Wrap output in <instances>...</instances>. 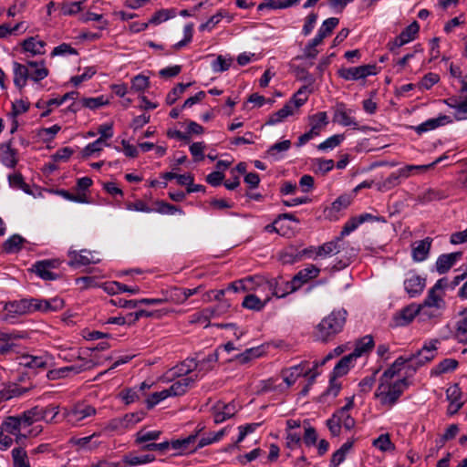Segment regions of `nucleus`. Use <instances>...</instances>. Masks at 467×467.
<instances>
[{"label":"nucleus","mask_w":467,"mask_h":467,"mask_svg":"<svg viewBox=\"0 0 467 467\" xmlns=\"http://www.w3.org/2000/svg\"><path fill=\"white\" fill-rule=\"evenodd\" d=\"M408 387L409 381L405 378L396 379L395 381L379 379L374 395L380 405L389 409L398 402Z\"/></svg>","instance_id":"1"},{"label":"nucleus","mask_w":467,"mask_h":467,"mask_svg":"<svg viewBox=\"0 0 467 467\" xmlns=\"http://www.w3.org/2000/svg\"><path fill=\"white\" fill-rule=\"evenodd\" d=\"M346 318V310L332 311L318 323L316 327L315 337L322 342L331 340L337 334L342 331Z\"/></svg>","instance_id":"2"},{"label":"nucleus","mask_w":467,"mask_h":467,"mask_svg":"<svg viewBox=\"0 0 467 467\" xmlns=\"http://www.w3.org/2000/svg\"><path fill=\"white\" fill-rule=\"evenodd\" d=\"M59 412L57 406L49 405L47 407L35 406L30 410H25L22 414L24 426H30L35 422L45 420L47 422H55V419Z\"/></svg>","instance_id":"3"},{"label":"nucleus","mask_w":467,"mask_h":467,"mask_svg":"<svg viewBox=\"0 0 467 467\" xmlns=\"http://www.w3.org/2000/svg\"><path fill=\"white\" fill-rule=\"evenodd\" d=\"M448 286L446 278L439 279L435 285L429 290L428 295L422 303L425 316H433L429 310L431 308L440 309L444 306L443 290Z\"/></svg>","instance_id":"4"},{"label":"nucleus","mask_w":467,"mask_h":467,"mask_svg":"<svg viewBox=\"0 0 467 467\" xmlns=\"http://www.w3.org/2000/svg\"><path fill=\"white\" fill-rule=\"evenodd\" d=\"M95 414L96 409L91 405L83 402L77 403L71 408L63 409L64 418L73 426L78 425L81 420Z\"/></svg>","instance_id":"5"},{"label":"nucleus","mask_w":467,"mask_h":467,"mask_svg":"<svg viewBox=\"0 0 467 467\" xmlns=\"http://www.w3.org/2000/svg\"><path fill=\"white\" fill-rule=\"evenodd\" d=\"M93 366L94 364L91 360L78 358V363L49 370L47 378L51 380L63 379L67 377L70 373L79 374L84 370L90 369Z\"/></svg>","instance_id":"6"},{"label":"nucleus","mask_w":467,"mask_h":467,"mask_svg":"<svg viewBox=\"0 0 467 467\" xmlns=\"http://www.w3.org/2000/svg\"><path fill=\"white\" fill-rule=\"evenodd\" d=\"M61 263L59 259L37 261L33 265V271L43 280H56L59 277V275L56 273L55 270L59 268Z\"/></svg>","instance_id":"7"},{"label":"nucleus","mask_w":467,"mask_h":467,"mask_svg":"<svg viewBox=\"0 0 467 467\" xmlns=\"http://www.w3.org/2000/svg\"><path fill=\"white\" fill-rule=\"evenodd\" d=\"M403 285L409 296L413 298L422 294L426 286V278L416 270H410L405 275Z\"/></svg>","instance_id":"8"},{"label":"nucleus","mask_w":467,"mask_h":467,"mask_svg":"<svg viewBox=\"0 0 467 467\" xmlns=\"http://www.w3.org/2000/svg\"><path fill=\"white\" fill-rule=\"evenodd\" d=\"M338 76L348 81H356L376 75L375 65H362L353 67H342L337 71Z\"/></svg>","instance_id":"9"},{"label":"nucleus","mask_w":467,"mask_h":467,"mask_svg":"<svg viewBox=\"0 0 467 467\" xmlns=\"http://www.w3.org/2000/svg\"><path fill=\"white\" fill-rule=\"evenodd\" d=\"M4 310L3 320L8 323H14L18 317L30 315L27 298L7 302Z\"/></svg>","instance_id":"10"},{"label":"nucleus","mask_w":467,"mask_h":467,"mask_svg":"<svg viewBox=\"0 0 467 467\" xmlns=\"http://www.w3.org/2000/svg\"><path fill=\"white\" fill-rule=\"evenodd\" d=\"M255 290H267L269 300L272 296L283 298L287 296V289H283L281 280L277 278L265 279L263 276H258L257 286Z\"/></svg>","instance_id":"11"},{"label":"nucleus","mask_w":467,"mask_h":467,"mask_svg":"<svg viewBox=\"0 0 467 467\" xmlns=\"http://www.w3.org/2000/svg\"><path fill=\"white\" fill-rule=\"evenodd\" d=\"M237 410V406L234 402L225 404L222 401H218L212 408V415L214 423L219 424L231 419L235 415Z\"/></svg>","instance_id":"12"},{"label":"nucleus","mask_w":467,"mask_h":467,"mask_svg":"<svg viewBox=\"0 0 467 467\" xmlns=\"http://www.w3.org/2000/svg\"><path fill=\"white\" fill-rule=\"evenodd\" d=\"M67 256L69 257L68 265L72 267L85 266L99 262V259L95 258L92 253L87 249H82L79 252L70 249Z\"/></svg>","instance_id":"13"},{"label":"nucleus","mask_w":467,"mask_h":467,"mask_svg":"<svg viewBox=\"0 0 467 467\" xmlns=\"http://www.w3.org/2000/svg\"><path fill=\"white\" fill-rule=\"evenodd\" d=\"M307 362L304 361L298 365L285 368L282 370L281 375L287 387H291L301 377H306L311 372L310 368H306Z\"/></svg>","instance_id":"14"},{"label":"nucleus","mask_w":467,"mask_h":467,"mask_svg":"<svg viewBox=\"0 0 467 467\" xmlns=\"http://www.w3.org/2000/svg\"><path fill=\"white\" fill-rule=\"evenodd\" d=\"M179 379L175 380L168 389H165L169 393V397L182 396L185 394L190 388L193 386L195 381L199 380L198 375L194 374L191 377H178Z\"/></svg>","instance_id":"15"},{"label":"nucleus","mask_w":467,"mask_h":467,"mask_svg":"<svg viewBox=\"0 0 467 467\" xmlns=\"http://www.w3.org/2000/svg\"><path fill=\"white\" fill-rule=\"evenodd\" d=\"M439 343L438 339H433L429 343H426L421 349H420L417 354L410 355V357H413L412 364H417L418 366H421L431 360H432L435 357L437 350V344Z\"/></svg>","instance_id":"16"},{"label":"nucleus","mask_w":467,"mask_h":467,"mask_svg":"<svg viewBox=\"0 0 467 467\" xmlns=\"http://www.w3.org/2000/svg\"><path fill=\"white\" fill-rule=\"evenodd\" d=\"M432 238L426 237L423 240L416 241L411 244V258L414 262L425 261L431 251Z\"/></svg>","instance_id":"17"},{"label":"nucleus","mask_w":467,"mask_h":467,"mask_svg":"<svg viewBox=\"0 0 467 467\" xmlns=\"http://www.w3.org/2000/svg\"><path fill=\"white\" fill-rule=\"evenodd\" d=\"M319 273L320 269L318 267L308 265L292 278V290H298L305 283L316 278Z\"/></svg>","instance_id":"18"},{"label":"nucleus","mask_w":467,"mask_h":467,"mask_svg":"<svg viewBox=\"0 0 467 467\" xmlns=\"http://www.w3.org/2000/svg\"><path fill=\"white\" fill-rule=\"evenodd\" d=\"M17 150L12 147L11 141L0 144V160L7 168H15L18 162Z\"/></svg>","instance_id":"19"},{"label":"nucleus","mask_w":467,"mask_h":467,"mask_svg":"<svg viewBox=\"0 0 467 467\" xmlns=\"http://www.w3.org/2000/svg\"><path fill=\"white\" fill-rule=\"evenodd\" d=\"M102 436V431H95L89 436L78 438L73 437L70 439V443L76 446L78 450H95L101 444L100 441H94L93 439Z\"/></svg>","instance_id":"20"},{"label":"nucleus","mask_w":467,"mask_h":467,"mask_svg":"<svg viewBox=\"0 0 467 467\" xmlns=\"http://www.w3.org/2000/svg\"><path fill=\"white\" fill-rule=\"evenodd\" d=\"M344 244L341 237H337L335 240L323 244L316 247L315 254L317 256L327 257L333 254H337L341 251L342 244Z\"/></svg>","instance_id":"21"},{"label":"nucleus","mask_w":467,"mask_h":467,"mask_svg":"<svg viewBox=\"0 0 467 467\" xmlns=\"http://www.w3.org/2000/svg\"><path fill=\"white\" fill-rule=\"evenodd\" d=\"M107 103L108 101L104 99L103 96L97 98H83L79 101L72 103L67 109L73 112L78 111L81 108L96 109Z\"/></svg>","instance_id":"22"},{"label":"nucleus","mask_w":467,"mask_h":467,"mask_svg":"<svg viewBox=\"0 0 467 467\" xmlns=\"http://www.w3.org/2000/svg\"><path fill=\"white\" fill-rule=\"evenodd\" d=\"M354 406L353 398L348 400L347 404L337 410L334 415L340 421L341 426L346 430H351L355 426V420L349 415L348 411Z\"/></svg>","instance_id":"23"},{"label":"nucleus","mask_w":467,"mask_h":467,"mask_svg":"<svg viewBox=\"0 0 467 467\" xmlns=\"http://www.w3.org/2000/svg\"><path fill=\"white\" fill-rule=\"evenodd\" d=\"M461 257L462 253L460 252L440 255L435 263L436 271L441 275L445 274Z\"/></svg>","instance_id":"24"},{"label":"nucleus","mask_w":467,"mask_h":467,"mask_svg":"<svg viewBox=\"0 0 467 467\" xmlns=\"http://www.w3.org/2000/svg\"><path fill=\"white\" fill-rule=\"evenodd\" d=\"M451 122L452 119L449 116L441 115L437 118L430 119L424 121L423 123L416 126L414 130L418 134H421L423 132L433 130L440 126H443Z\"/></svg>","instance_id":"25"},{"label":"nucleus","mask_w":467,"mask_h":467,"mask_svg":"<svg viewBox=\"0 0 467 467\" xmlns=\"http://www.w3.org/2000/svg\"><path fill=\"white\" fill-rule=\"evenodd\" d=\"M412 362H413V357H409V358L400 357V358H398L392 363V365L383 372V374L380 376L379 379L395 381L394 378L399 374V372L401 369V367L403 365H405L406 363L412 364Z\"/></svg>","instance_id":"26"},{"label":"nucleus","mask_w":467,"mask_h":467,"mask_svg":"<svg viewBox=\"0 0 467 467\" xmlns=\"http://www.w3.org/2000/svg\"><path fill=\"white\" fill-rule=\"evenodd\" d=\"M14 84L19 89L26 85L29 78V67L27 65L20 64L16 61L13 62Z\"/></svg>","instance_id":"27"},{"label":"nucleus","mask_w":467,"mask_h":467,"mask_svg":"<svg viewBox=\"0 0 467 467\" xmlns=\"http://www.w3.org/2000/svg\"><path fill=\"white\" fill-rule=\"evenodd\" d=\"M197 360L195 358H186L180 365L171 369L172 377H189L188 375L197 371Z\"/></svg>","instance_id":"28"},{"label":"nucleus","mask_w":467,"mask_h":467,"mask_svg":"<svg viewBox=\"0 0 467 467\" xmlns=\"http://www.w3.org/2000/svg\"><path fill=\"white\" fill-rule=\"evenodd\" d=\"M196 434L190 435L183 439L174 440L170 442V446L175 450L178 451L180 453H187V452H192L195 451L197 449L196 447H192V445L196 441Z\"/></svg>","instance_id":"29"},{"label":"nucleus","mask_w":467,"mask_h":467,"mask_svg":"<svg viewBox=\"0 0 467 467\" xmlns=\"http://www.w3.org/2000/svg\"><path fill=\"white\" fill-rule=\"evenodd\" d=\"M269 302V295H265V297H260L258 295L250 294L247 295L243 301V306L247 309L260 311Z\"/></svg>","instance_id":"30"},{"label":"nucleus","mask_w":467,"mask_h":467,"mask_svg":"<svg viewBox=\"0 0 467 467\" xmlns=\"http://www.w3.org/2000/svg\"><path fill=\"white\" fill-rule=\"evenodd\" d=\"M258 276H248L237 280L229 285L228 289L234 292L255 290L257 286Z\"/></svg>","instance_id":"31"},{"label":"nucleus","mask_w":467,"mask_h":467,"mask_svg":"<svg viewBox=\"0 0 467 467\" xmlns=\"http://www.w3.org/2000/svg\"><path fill=\"white\" fill-rule=\"evenodd\" d=\"M454 336L459 342L467 343V308L459 314L455 324Z\"/></svg>","instance_id":"32"},{"label":"nucleus","mask_w":467,"mask_h":467,"mask_svg":"<svg viewBox=\"0 0 467 467\" xmlns=\"http://www.w3.org/2000/svg\"><path fill=\"white\" fill-rule=\"evenodd\" d=\"M28 67H29V78L35 82H38V81L46 78L48 75V70L45 67V64L43 61H41V62L29 61Z\"/></svg>","instance_id":"33"},{"label":"nucleus","mask_w":467,"mask_h":467,"mask_svg":"<svg viewBox=\"0 0 467 467\" xmlns=\"http://www.w3.org/2000/svg\"><path fill=\"white\" fill-rule=\"evenodd\" d=\"M46 43L42 40H38L36 37H28L22 43V47L26 52H29L32 55H42L46 52Z\"/></svg>","instance_id":"34"},{"label":"nucleus","mask_w":467,"mask_h":467,"mask_svg":"<svg viewBox=\"0 0 467 467\" xmlns=\"http://www.w3.org/2000/svg\"><path fill=\"white\" fill-rule=\"evenodd\" d=\"M218 360L216 353L209 354L201 360H197V375L199 379L213 368V364Z\"/></svg>","instance_id":"35"},{"label":"nucleus","mask_w":467,"mask_h":467,"mask_svg":"<svg viewBox=\"0 0 467 467\" xmlns=\"http://www.w3.org/2000/svg\"><path fill=\"white\" fill-rule=\"evenodd\" d=\"M373 347H374L373 337L371 336L368 335L357 341L355 349L351 354L357 359V358H359L363 354L371 350Z\"/></svg>","instance_id":"36"},{"label":"nucleus","mask_w":467,"mask_h":467,"mask_svg":"<svg viewBox=\"0 0 467 467\" xmlns=\"http://www.w3.org/2000/svg\"><path fill=\"white\" fill-rule=\"evenodd\" d=\"M127 431L123 417L114 418L105 424L103 429L100 431L103 433H118L121 434Z\"/></svg>","instance_id":"37"},{"label":"nucleus","mask_w":467,"mask_h":467,"mask_svg":"<svg viewBox=\"0 0 467 467\" xmlns=\"http://www.w3.org/2000/svg\"><path fill=\"white\" fill-rule=\"evenodd\" d=\"M351 203V199L348 195H341L336 199L331 206L326 210L327 217L331 220L335 219V212H340L343 209L348 208Z\"/></svg>","instance_id":"38"},{"label":"nucleus","mask_w":467,"mask_h":467,"mask_svg":"<svg viewBox=\"0 0 467 467\" xmlns=\"http://www.w3.org/2000/svg\"><path fill=\"white\" fill-rule=\"evenodd\" d=\"M22 425H24V421L22 420L21 415L9 416L3 420L1 429H3V431H6L10 434H16Z\"/></svg>","instance_id":"39"},{"label":"nucleus","mask_w":467,"mask_h":467,"mask_svg":"<svg viewBox=\"0 0 467 467\" xmlns=\"http://www.w3.org/2000/svg\"><path fill=\"white\" fill-rule=\"evenodd\" d=\"M356 358L350 353L345 357H343L335 366L333 369V374L336 377H342L348 373L349 368L353 366Z\"/></svg>","instance_id":"40"},{"label":"nucleus","mask_w":467,"mask_h":467,"mask_svg":"<svg viewBox=\"0 0 467 467\" xmlns=\"http://www.w3.org/2000/svg\"><path fill=\"white\" fill-rule=\"evenodd\" d=\"M458 365L459 363L456 359L445 358L431 369V374L440 376L444 373L451 372L457 368Z\"/></svg>","instance_id":"41"},{"label":"nucleus","mask_w":467,"mask_h":467,"mask_svg":"<svg viewBox=\"0 0 467 467\" xmlns=\"http://www.w3.org/2000/svg\"><path fill=\"white\" fill-rule=\"evenodd\" d=\"M263 353L262 347L247 348L243 353L236 355L234 360L240 364H246L252 359L261 357Z\"/></svg>","instance_id":"42"},{"label":"nucleus","mask_w":467,"mask_h":467,"mask_svg":"<svg viewBox=\"0 0 467 467\" xmlns=\"http://www.w3.org/2000/svg\"><path fill=\"white\" fill-rule=\"evenodd\" d=\"M234 62V58L230 56L219 55L212 62L211 67L214 73H221L228 70Z\"/></svg>","instance_id":"43"},{"label":"nucleus","mask_w":467,"mask_h":467,"mask_svg":"<svg viewBox=\"0 0 467 467\" xmlns=\"http://www.w3.org/2000/svg\"><path fill=\"white\" fill-rule=\"evenodd\" d=\"M292 114L293 107L290 103H287L282 109L269 116L266 125H275L282 122L285 118Z\"/></svg>","instance_id":"44"},{"label":"nucleus","mask_w":467,"mask_h":467,"mask_svg":"<svg viewBox=\"0 0 467 467\" xmlns=\"http://www.w3.org/2000/svg\"><path fill=\"white\" fill-rule=\"evenodd\" d=\"M13 467H31L27 453L21 447L12 450Z\"/></svg>","instance_id":"45"},{"label":"nucleus","mask_w":467,"mask_h":467,"mask_svg":"<svg viewBox=\"0 0 467 467\" xmlns=\"http://www.w3.org/2000/svg\"><path fill=\"white\" fill-rule=\"evenodd\" d=\"M425 315L421 306L410 305L400 311V317L403 320L401 325L409 324L416 315Z\"/></svg>","instance_id":"46"},{"label":"nucleus","mask_w":467,"mask_h":467,"mask_svg":"<svg viewBox=\"0 0 467 467\" xmlns=\"http://www.w3.org/2000/svg\"><path fill=\"white\" fill-rule=\"evenodd\" d=\"M420 25L417 21H413L408 26H406L401 33L399 35V37L401 39V43L408 44L414 40L419 33Z\"/></svg>","instance_id":"47"},{"label":"nucleus","mask_w":467,"mask_h":467,"mask_svg":"<svg viewBox=\"0 0 467 467\" xmlns=\"http://www.w3.org/2000/svg\"><path fill=\"white\" fill-rule=\"evenodd\" d=\"M372 445L382 452L393 451L394 443L390 441L389 433L380 434L377 439L373 440Z\"/></svg>","instance_id":"48"},{"label":"nucleus","mask_w":467,"mask_h":467,"mask_svg":"<svg viewBox=\"0 0 467 467\" xmlns=\"http://www.w3.org/2000/svg\"><path fill=\"white\" fill-rule=\"evenodd\" d=\"M24 242L25 239L22 236L14 234L4 243V250L8 254L17 253L21 250Z\"/></svg>","instance_id":"49"},{"label":"nucleus","mask_w":467,"mask_h":467,"mask_svg":"<svg viewBox=\"0 0 467 467\" xmlns=\"http://www.w3.org/2000/svg\"><path fill=\"white\" fill-rule=\"evenodd\" d=\"M334 118L335 120L337 121L342 126H353L355 128L358 127V123L355 120V119L351 117L350 112H348L345 109H337Z\"/></svg>","instance_id":"50"},{"label":"nucleus","mask_w":467,"mask_h":467,"mask_svg":"<svg viewBox=\"0 0 467 467\" xmlns=\"http://www.w3.org/2000/svg\"><path fill=\"white\" fill-rule=\"evenodd\" d=\"M44 314L51 312H57L61 310L64 306V300L61 297L55 296L49 299L43 298Z\"/></svg>","instance_id":"51"},{"label":"nucleus","mask_w":467,"mask_h":467,"mask_svg":"<svg viewBox=\"0 0 467 467\" xmlns=\"http://www.w3.org/2000/svg\"><path fill=\"white\" fill-rule=\"evenodd\" d=\"M400 183V180L399 179L396 171H394L382 182H378L377 187L380 192H388Z\"/></svg>","instance_id":"52"},{"label":"nucleus","mask_w":467,"mask_h":467,"mask_svg":"<svg viewBox=\"0 0 467 467\" xmlns=\"http://www.w3.org/2000/svg\"><path fill=\"white\" fill-rule=\"evenodd\" d=\"M433 167V164H428V165H406L400 169H399L398 171H396V173L399 177V179L401 181L402 179H407L409 178L412 171H426L428 170L429 168H431Z\"/></svg>","instance_id":"53"},{"label":"nucleus","mask_w":467,"mask_h":467,"mask_svg":"<svg viewBox=\"0 0 467 467\" xmlns=\"http://www.w3.org/2000/svg\"><path fill=\"white\" fill-rule=\"evenodd\" d=\"M108 143H103L102 140H96L95 141L88 143L81 151V155L83 158H89L96 153L100 152L105 146H108Z\"/></svg>","instance_id":"54"},{"label":"nucleus","mask_w":467,"mask_h":467,"mask_svg":"<svg viewBox=\"0 0 467 467\" xmlns=\"http://www.w3.org/2000/svg\"><path fill=\"white\" fill-rule=\"evenodd\" d=\"M192 83L182 84L179 83L176 87H174L167 95L166 102L169 105L174 104L177 99L184 93L187 88H189Z\"/></svg>","instance_id":"55"},{"label":"nucleus","mask_w":467,"mask_h":467,"mask_svg":"<svg viewBox=\"0 0 467 467\" xmlns=\"http://www.w3.org/2000/svg\"><path fill=\"white\" fill-rule=\"evenodd\" d=\"M161 434V431H145L144 430H140L136 433L135 442L137 444H141L150 441H156L160 438Z\"/></svg>","instance_id":"56"},{"label":"nucleus","mask_w":467,"mask_h":467,"mask_svg":"<svg viewBox=\"0 0 467 467\" xmlns=\"http://www.w3.org/2000/svg\"><path fill=\"white\" fill-rule=\"evenodd\" d=\"M419 200L421 202H430L432 201H439L445 198L443 192L436 189H429L419 195Z\"/></svg>","instance_id":"57"},{"label":"nucleus","mask_w":467,"mask_h":467,"mask_svg":"<svg viewBox=\"0 0 467 467\" xmlns=\"http://www.w3.org/2000/svg\"><path fill=\"white\" fill-rule=\"evenodd\" d=\"M213 317V310L211 308L203 309L202 312L195 313L190 317V323L192 324H206L208 326L209 320Z\"/></svg>","instance_id":"58"},{"label":"nucleus","mask_w":467,"mask_h":467,"mask_svg":"<svg viewBox=\"0 0 467 467\" xmlns=\"http://www.w3.org/2000/svg\"><path fill=\"white\" fill-rule=\"evenodd\" d=\"M446 398L449 402H465L458 384H453L446 389Z\"/></svg>","instance_id":"59"},{"label":"nucleus","mask_w":467,"mask_h":467,"mask_svg":"<svg viewBox=\"0 0 467 467\" xmlns=\"http://www.w3.org/2000/svg\"><path fill=\"white\" fill-rule=\"evenodd\" d=\"M338 23L339 19L337 17L327 18L322 23L317 32L326 38L337 26Z\"/></svg>","instance_id":"60"},{"label":"nucleus","mask_w":467,"mask_h":467,"mask_svg":"<svg viewBox=\"0 0 467 467\" xmlns=\"http://www.w3.org/2000/svg\"><path fill=\"white\" fill-rule=\"evenodd\" d=\"M8 182L12 188L23 190L29 192V186L25 182L21 173L16 172L8 176Z\"/></svg>","instance_id":"61"},{"label":"nucleus","mask_w":467,"mask_h":467,"mask_svg":"<svg viewBox=\"0 0 467 467\" xmlns=\"http://www.w3.org/2000/svg\"><path fill=\"white\" fill-rule=\"evenodd\" d=\"M310 125L312 127H316V132L319 135L321 130L323 127H325L328 121H327V115L326 112H318L313 116L310 117Z\"/></svg>","instance_id":"62"},{"label":"nucleus","mask_w":467,"mask_h":467,"mask_svg":"<svg viewBox=\"0 0 467 467\" xmlns=\"http://www.w3.org/2000/svg\"><path fill=\"white\" fill-rule=\"evenodd\" d=\"M86 0L71 3H65L61 5V14L63 16H73L82 10V5Z\"/></svg>","instance_id":"63"},{"label":"nucleus","mask_w":467,"mask_h":467,"mask_svg":"<svg viewBox=\"0 0 467 467\" xmlns=\"http://www.w3.org/2000/svg\"><path fill=\"white\" fill-rule=\"evenodd\" d=\"M167 398H169V393L166 391V389L154 392L151 395H150L145 400L146 406L148 409L150 410L157 404H159L161 401L166 400Z\"/></svg>","instance_id":"64"}]
</instances>
